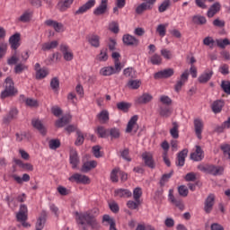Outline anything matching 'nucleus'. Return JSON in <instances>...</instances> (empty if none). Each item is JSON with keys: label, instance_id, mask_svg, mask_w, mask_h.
<instances>
[{"label": "nucleus", "instance_id": "1", "mask_svg": "<svg viewBox=\"0 0 230 230\" xmlns=\"http://www.w3.org/2000/svg\"><path fill=\"white\" fill-rule=\"evenodd\" d=\"M75 215L77 224L83 226L82 230H89V228H87V226H89L93 230L100 229V223L98 222L94 215H93L91 212H76Z\"/></svg>", "mask_w": 230, "mask_h": 230}, {"label": "nucleus", "instance_id": "2", "mask_svg": "<svg viewBox=\"0 0 230 230\" xmlns=\"http://www.w3.org/2000/svg\"><path fill=\"white\" fill-rule=\"evenodd\" d=\"M121 69H123V66H121V62L116 61L115 67L104 66L100 70V75H102V76H111L112 75L119 73Z\"/></svg>", "mask_w": 230, "mask_h": 230}, {"label": "nucleus", "instance_id": "3", "mask_svg": "<svg viewBox=\"0 0 230 230\" xmlns=\"http://www.w3.org/2000/svg\"><path fill=\"white\" fill-rule=\"evenodd\" d=\"M15 93H17V90H15L13 81L12 80V78L7 77L5 79V89L1 93L2 100H4V98H8L9 96H13Z\"/></svg>", "mask_w": 230, "mask_h": 230}, {"label": "nucleus", "instance_id": "4", "mask_svg": "<svg viewBox=\"0 0 230 230\" xmlns=\"http://www.w3.org/2000/svg\"><path fill=\"white\" fill-rule=\"evenodd\" d=\"M68 181H70V182H76V184H91V179H89L87 175L78 172L70 176Z\"/></svg>", "mask_w": 230, "mask_h": 230}, {"label": "nucleus", "instance_id": "5", "mask_svg": "<svg viewBox=\"0 0 230 230\" xmlns=\"http://www.w3.org/2000/svg\"><path fill=\"white\" fill-rule=\"evenodd\" d=\"M168 200L171 202V204H172V206H175L181 211H184V203L182 202V199L174 197L172 189L169 190Z\"/></svg>", "mask_w": 230, "mask_h": 230}, {"label": "nucleus", "instance_id": "6", "mask_svg": "<svg viewBox=\"0 0 230 230\" xmlns=\"http://www.w3.org/2000/svg\"><path fill=\"white\" fill-rule=\"evenodd\" d=\"M137 119H139L137 115L131 117V119L128 122L127 128H126V132L128 134H130V132H134L136 134V132H137L139 128V126L137 125Z\"/></svg>", "mask_w": 230, "mask_h": 230}, {"label": "nucleus", "instance_id": "7", "mask_svg": "<svg viewBox=\"0 0 230 230\" xmlns=\"http://www.w3.org/2000/svg\"><path fill=\"white\" fill-rule=\"evenodd\" d=\"M215 206V194H209L205 199L204 211L208 215L213 211V207Z\"/></svg>", "mask_w": 230, "mask_h": 230}, {"label": "nucleus", "instance_id": "8", "mask_svg": "<svg viewBox=\"0 0 230 230\" xmlns=\"http://www.w3.org/2000/svg\"><path fill=\"white\" fill-rule=\"evenodd\" d=\"M142 160L148 168H155V161H154V155L150 152H145L142 154Z\"/></svg>", "mask_w": 230, "mask_h": 230}, {"label": "nucleus", "instance_id": "9", "mask_svg": "<svg viewBox=\"0 0 230 230\" xmlns=\"http://www.w3.org/2000/svg\"><path fill=\"white\" fill-rule=\"evenodd\" d=\"M188 76H190V73L188 72V70H185L181 75L180 80H178V82L175 84V91L176 93H180L181 89H182V85H184V84H186V82H188Z\"/></svg>", "mask_w": 230, "mask_h": 230}, {"label": "nucleus", "instance_id": "10", "mask_svg": "<svg viewBox=\"0 0 230 230\" xmlns=\"http://www.w3.org/2000/svg\"><path fill=\"white\" fill-rule=\"evenodd\" d=\"M96 4V0H89L87 3H85L84 5L78 8L77 11H75V15H82L85 13L88 10H91L93 6Z\"/></svg>", "mask_w": 230, "mask_h": 230}, {"label": "nucleus", "instance_id": "11", "mask_svg": "<svg viewBox=\"0 0 230 230\" xmlns=\"http://www.w3.org/2000/svg\"><path fill=\"white\" fill-rule=\"evenodd\" d=\"M195 134L199 139H202V130H204V122L202 119H194Z\"/></svg>", "mask_w": 230, "mask_h": 230}, {"label": "nucleus", "instance_id": "12", "mask_svg": "<svg viewBox=\"0 0 230 230\" xmlns=\"http://www.w3.org/2000/svg\"><path fill=\"white\" fill-rule=\"evenodd\" d=\"M60 49L63 53V57L66 62H71L73 60L74 55L73 51H71V49H69V46L67 45H61Z\"/></svg>", "mask_w": 230, "mask_h": 230}, {"label": "nucleus", "instance_id": "13", "mask_svg": "<svg viewBox=\"0 0 230 230\" xmlns=\"http://www.w3.org/2000/svg\"><path fill=\"white\" fill-rule=\"evenodd\" d=\"M173 69L168 68L162 71H159L155 74V80H159V78H170V76H173Z\"/></svg>", "mask_w": 230, "mask_h": 230}, {"label": "nucleus", "instance_id": "14", "mask_svg": "<svg viewBox=\"0 0 230 230\" xmlns=\"http://www.w3.org/2000/svg\"><path fill=\"white\" fill-rule=\"evenodd\" d=\"M9 44L13 49H17L21 46V34L15 33L9 39Z\"/></svg>", "mask_w": 230, "mask_h": 230}, {"label": "nucleus", "instance_id": "15", "mask_svg": "<svg viewBox=\"0 0 230 230\" xmlns=\"http://www.w3.org/2000/svg\"><path fill=\"white\" fill-rule=\"evenodd\" d=\"M213 76V70H205L202 75L199 77V84H208Z\"/></svg>", "mask_w": 230, "mask_h": 230}, {"label": "nucleus", "instance_id": "16", "mask_svg": "<svg viewBox=\"0 0 230 230\" xmlns=\"http://www.w3.org/2000/svg\"><path fill=\"white\" fill-rule=\"evenodd\" d=\"M114 193L115 197H119L120 199H130L132 197V191L128 189H117Z\"/></svg>", "mask_w": 230, "mask_h": 230}, {"label": "nucleus", "instance_id": "17", "mask_svg": "<svg viewBox=\"0 0 230 230\" xmlns=\"http://www.w3.org/2000/svg\"><path fill=\"white\" fill-rule=\"evenodd\" d=\"M122 40L126 46H137L139 44V40L130 34L124 35Z\"/></svg>", "mask_w": 230, "mask_h": 230}, {"label": "nucleus", "instance_id": "18", "mask_svg": "<svg viewBox=\"0 0 230 230\" xmlns=\"http://www.w3.org/2000/svg\"><path fill=\"white\" fill-rule=\"evenodd\" d=\"M224 105H226V102L222 100L215 101L211 104V109L214 114H219V112H222V109H224Z\"/></svg>", "mask_w": 230, "mask_h": 230}, {"label": "nucleus", "instance_id": "19", "mask_svg": "<svg viewBox=\"0 0 230 230\" xmlns=\"http://www.w3.org/2000/svg\"><path fill=\"white\" fill-rule=\"evenodd\" d=\"M190 158L193 161H202L204 159V151L199 146H196V151L190 154Z\"/></svg>", "mask_w": 230, "mask_h": 230}, {"label": "nucleus", "instance_id": "20", "mask_svg": "<svg viewBox=\"0 0 230 230\" xmlns=\"http://www.w3.org/2000/svg\"><path fill=\"white\" fill-rule=\"evenodd\" d=\"M32 127L39 130L40 134L44 136L46 134V127H44V124H42V120L39 119H33L31 121Z\"/></svg>", "mask_w": 230, "mask_h": 230}, {"label": "nucleus", "instance_id": "21", "mask_svg": "<svg viewBox=\"0 0 230 230\" xmlns=\"http://www.w3.org/2000/svg\"><path fill=\"white\" fill-rule=\"evenodd\" d=\"M79 163L80 159L78 158V153L76 152V150L72 149L70 151V164H72L73 170H75L78 166Z\"/></svg>", "mask_w": 230, "mask_h": 230}, {"label": "nucleus", "instance_id": "22", "mask_svg": "<svg viewBox=\"0 0 230 230\" xmlns=\"http://www.w3.org/2000/svg\"><path fill=\"white\" fill-rule=\"evenodd\" d=\"M220 3L217 2L213 4L207 13L208 17H209V19H211V17H215V15L220 12Z\"/></svg>", "mask_w": 230, "mask_h": 230}, {"label": "nucleus", "instance_id": "23", "mask_svg": "<svg viewBox=\"0 0 230 230\" xmlns=\"http://www.w3.org/2000/svg\"><path fill=\"white\" fill-rule=\"evenodd\" d=\"M188 156V149H183L178 154L176 166H184L186 157Z\"/></svg>", "mask_w": 230, "mask_h": 230}, {"label": "nucleus", "instance_id": "24", "mask_svg": "<svg viewBox=\"0 0 230 230\" xmlns=\"http://www.w3.org/2000/svg\"><path fill=\"white\" fill-rule=\"evenodd\" d=\"M48 217V213L46 211H42L40 213V216L38 218L37 223H36V229L37 230L44 229V224H46V217Z\"/></svg>", "mask_w": 230, "mask_h": 230}, {"label": "nucleus", "instance_id": "25", "mask_svg": "<svg viewBox=\"0 0 230 230\" xmlns=\"http://www.w3.org/2000/svg\"><path fill=\"white\" fill-rule=\"evenodd\" d=\"M109 0H102L100 5L93 11L94 15H103L107 12V3Z\"/></svg>", "mask_w": 230, "mask_h": 230}, {"label": "nucleus", "instance_id": "26", "mask_svg": "<svg viewBox=\"0 0 230 230\" xmlns=\"http://www.w3.org/2000/svg\"><path fill=\"white\" fill-rule=\"evenodd\" d=\"M97 119H99L100 123H102V125H105V123H109V119H110L109 111L102 110V111H100V113L97 114Z\"/></svg>", "mask_w": 230, "mask_h": 230}, {"label": "nucleus", "instance_id": "27", "mask_svg": "<svg viewBox=\"0 0 230 230\" xmlns=\"http://www.w3.org/2000/svg\"><path fill=\"white\" fill-rule=\"evenodd\" d=\"M208 173H210V175H222V173H224V167L222 166H217V165H209L208 166Z\"/></svg>", "mask_w": 230, "mask_h": 230}, {"label": "nucleus", "instance_id": "28", "mask_svg": "<svg viewBox=\"0 0 230 230\" xmlns=\"http://www.w3.org/2000/svg\"><path fill=\"white\" fill-rule=\"evenodd\" d=\"M71 115H65L61 119L56 121V127L62 128V127H66L67 123H71Z\"/></svg>", "mask_w": 230, "mask_h": 230}, {"label": "nucleus", "instance_id": "29", "mask_svg": "<svg viewBox=\"0 0 230 230\" xmlns=\"http://www.w3.org/2000/svg\"><path fill=\"white\" fill-rule=\"evenodd\" d=\"M12 179L17 182V184H22V182H30V174L24 173L22 177L18 176L17 174H12Z\"/></svg>", "mask_w": 230, "mask_h": 230}, {"label": "nucleus", "instance_id": "30", "mask_svg": "<svg viewBox=\"0 0 230 230\" xmlns=\"http://www.w3.org/2000/svg\"><path fill=\"white\" fill-rule=\"evenodd\" d=\"M17 114H19L17 109L12 108L9 113L4 118V123H10L12 119H15V118H17Z\"/></svg>", "mask_w": 230, "mask_h": 230}, {"label": "nucleus", "instance_id": "31", "mask_svg": "<svg viewBox=\"0 0 230 230\" xmlns=\"http://www.w3.org/2000/svg\"><path fill=\"white\" fill-rule=\"evenodd\" d=\"M45 24L47 26H50L51 28H54L55 31H62V28H64V25H62V23H58V22L56 21H53V20H47L45 22Z\"/></svg>", "mask_w": 230, "mask_h": 230}, {"label": "nucleus", "instance_id": "32", "mask_svg": "<svg viewBox=\"0 0 230 230\" xmlns=\"http://www.w3.org/2000/svg\"><path fill=\"white\" fill-rule=\"evenodd\" d=\"M152 8H153L152 4L147 1L138 5L136 9V12L137 13L140 14V13H143V12H146V10H152Z\"/></svg>", "mask_w": 230, "mask_h": 230}, {"label": "nucleus", "instance_id": "33", "mask_svg": "<svg viewBox=\"0 0 230 230\" xmlns=\"http://www.w3.org/2000/svg\"><path fill=\"white\" fill-rule=\"evenodd\" d=\"M98 166V163L96 161H89L83 164L81 171L86 173V172H90L93 168H96Z\"/></svg>", "mask_w": 230, "mask_h": 230}, {"label": "nucleus", "instance_id": "34", "mask_svg": "<svg viewBox=\"0 0 230 230\" xmlns=\"http://www.w3.org/2000/svg\"><path fill=\"white\" fill-rule=\"evenodd\" d=\"M88 42L93 48H100V36L93 34L88 38Z\"/></svg>", "mask_w": 230, "mask_h": 230}, {"label": "nucleus", "instance_id": "35", "mask_svg": "<svg viewBox=\"0 0 230 230\" xmlns=\"http://www.w3.org/2000/svg\"><path fill=\"white\" fill-rule=\"evenodd\" d=\"M58 46V41L53 40L50 42H46L42 44L41 49L43 51H49V49H55Z\"/></svg>", "mask_w": 230, "mask_h": 230}, {"label": "nucleus", "instance_id": "36", "mask_svg": "<svg viewBox=\"0 0 230 230\" xmlns=\"http://www.w3.org/2000/svg\"><path fill=\"white\" fill-rule=\"evenodd\" d=\"M153 97L149 93H143L140 97L137 98V102L140 104L149 103L152 102Z\"/></svg>", "mask_w": 230, "mask_h": 230}, {"label": "nucleus", "instance_id": "37", "mask_svg": "<svg viewBox=\"0 0 230 230\" xmlns=\"http://www.w3.org/2000/svg\"><path fill=\"white\" fill-rule=\"evenodd\" d=\"M159 114L162 118H170L172 116V109L168 106H161Z\"/></svg>", "mask_w": 230, "mask_h": 230}, {"label": "nucleus", "instance_id": "38", "mask_svg": "<svg viewBox=\"0 0 230 230\" xmlns=\"http://www.w3.org/2000/svg\"><path fill=\"white\" fill-rule=\"evenodd\" d=\"M74 1L75 0H65L63 3L59 2L58 4V6L60 12H66V10H67V8H69L73 4Z\"/></svg>", "mask_w": 230, "mask_h": 230}, {"label": "nucleus", "instance_id": "39", "mask_svg": "<svg viewBox=\"0 0 230 230\" xmlns=\"http://www.w3.org/2000/svg\"><path fill=\"white\" fill-rule=\"evenodd\" d=\"M95 132L98 134L99 137L105 138L109 136V129L105 128L103 126H98Z\"/></svg>", "mask_w": 230, "mask_h": 230}, {"label": "nucleus", "instance_id": "40", "mask_svg": "<svg viewBox=\"0 0 230 230\" xmlns=\"http://www.w3.org/2000/svg\"><path fill=\"white\" fill-rule=\"evenodd\" d=\"M170 135L173 139H179V124L172 122V128L170 129Z\"/></svg>", "mask_w": 230, "mask_h": 230}, {"label": "nucleus", "instance_id": "41", "mask_svg": "<svg viewBox=\"0 0 230 230\" xmlns=\"http://www.w3.org/2000/svg\"><path fill=\"white\" fill-rule=\"evenodd\" d=\"M143 196V190L139 187H137L133 190V199L136 202H140V199Z\"/></svg>", "mask_w": 230, "mask_h": 230}, {"label": "nucleus", "instance_id": "42", "mask_svg": "<svg viewBox=\"0 0 230 230\" xmlns=\"http://www.w3.org/2000/svg\"><path fill=\"white\" fill-rule=\"evenodd\" d=\"M48 75H49L48 68H41L36 72V78L37 80H42V78H46Z\"/></svg>", "mask_w": 230, "mask_h": 230}, {"label": "nucleus", "instance_id": "43", "mask_svg": "<svg viewBox=\"0 0 230 230\" xmlns=\"http://www.w3.org/2000/svg\"><path fill=\"white\" fill-rule=\"evenodd\" d=\"M31 19V12L26 11L24 12L18 19L20 22H30Z\"/></svg>", "mask_w": 230, "mask_h": 230}, {"label": "nucleus", "instance_id": "44", "mask_svg": "<svg viewBox=\"0 0 230 230\" xmlns=\"http://www.w3.org/2000/svg\"><path fill=\"white\" fill-rule=\"evenodd\" d=\"M117 109L119 111H122V112H128V110L130 109V103L120 102L117 103Z\"/></svg>", "mask_w": 230, "mask_h": 230}, {"label": "nucleus", "instance_id": "45", "mask_svg": "<svg viewBox=\"0 0 230 230\" xmlns=\"http://www.w3.org/2000/svg\"><path fill=\"white\" fill-rule=\"evenodd\" d=\"M150 62L151 64H153L154 66H159L162 64L163 62V58H161V56H159V54H155L150 58Z\"/></svg>", "mask_w": 230, "mask_h": 230}, {"label": "nucleus", "instance_id": "46", "mask_svg": "<svg viewBox=\"0 0 230 230\" xmlns=\"http://www.w3.org/2000/svg\"><path fill=\"white\" fill-rule=\"evenodd\" d=\"M168 28V23L159 24L156 28L157 33L160 37H164L166 35V29Z\"/></svg>", "mask_w": 230, "mask_h": 230}, {"label": "nucleus", "instance_id": "47", "mask_svg": "<svg viewBox=\"0 0 230 230\" xmlns=\"http://www.w3.org/2000/svg\"><path fill=\"white\" fill-rule=\"evenodd\" d=\"M100 62H107L109 60V55H107V49H102L101 53L97 56Z\"/></svg>", "mask_w": 230, "mask_h": 230}, {"label": "nucleus", "instance_id": "48", "mask_svg": "<svg viewBox=\"0 0 230 230\" xmlns=\"http://www.w3.org/2000/svg\"><path fill=\"white\" fill-rule=\"evenodd\" d=\"M221 150L224 154V157L226 159H229L230 160V146L229 144H224L221 146Z\"/></svg>", "mask_w": 230, "mask_h": 230}, {"label": "nucleus", "instance_id": "49", "mask_svg": "<svg viewBox=\"0 0 230 230\" xmlns=\"http://www.w3.org/2000/svg\"><path fill=\"white\" fill-rule=\"evenodd\" d=\"M128 87H129V89H139V87H141V81H139V80H129L128 82Z\"/></svg>", "mask_w": 230, "mask_h": 230}, {"label": "nucleus", "instance_id": "50", "mask_svg": "<svg viewBox=\"0 0 230 230\" xmlns=\"http://www.w3.org/2000/svg\"><path fill=\"white\" fill-rule=\"evenodd\" d=\"M49 146L50 150H57V148H60V140H58V139L49 140Z\"/></svg>", "mask_w": 230, "mask_h": 230}, {"label": "nucleus", "instance_id": "51", "mask_svg": "<svg viewBox=\"0 0 230 230\" xmlns=\"http://www.w3.org/2000/svg\"><path fill=\"white\" fill-rule=\"evenodd\" d=\"M192 22H194V24H206L207 20L204 16L195 15L192 18Z\"/></svg>", "mask_w": 230, "mask_h": 230}, {"label": "nucleus", "instance_id": "52", "mask_svg": "<svg viewBox=\"0 0 230 230\" xmlns=\"http://www.w3.org/2000/svg\"><path fill=\"white\" fill-rule=\"evenodd\" d=\"M26 69H28V66H25L24 63H20L15 66L14 73H16V75H21V73H22V71H26Z\"/></svg>", "mask_w": 230, "mask_h": 230}, {"label": "nucleus", "instance_id": "53", "mask_svg": "<svg viewBox=\"0 0 230 230\" xmlns=\"http://www.w3.org/2000/svg\"><path fill=\"white\" fill-rule=\"evenodd\" d=\"M109 136H111V139H118L119 137V129L118 128L109 129Z\"/></svg>", "mask_w": 230, "mask_h": 230}, {"label": "nucleus", "instance_id": "54", "mask_svg": "<svg viewBox=\"0 0 230 230\" xmlns=\"http://www.w3.org/2000/svg\"><path fill=\"white\" fill-rule=\"evenodd\" d=\"M169 7H170V0H164L158 7V12H160V13H163V12H166Z\"/></svg>", "mask_w": 230, "mask_h": 230}, {"label": "nucleus", "instance_id": "55", "mask_svg": "<svg viewBox=\"0 0 230 230\" xmlns=\"http://www.w3.org/2000/svg\"><path fill=\"white\" fill-rule=\"evenodd\" d=\"M19 62V57H17V52L15 51L14 54L7 59L8 66H15Z\"/></svg>", "mask_w": 230, "mask_h": 230}, {"label": "nucleus", "instance_id": "56", "mask_svg": "<svg viewBox=\"0 0 230 230\" xmlns=\"http://www.w3.org/2000/svg\"><path fill=\"white\" fill-rule=\"evenodd\" d=\"M178 193L181 197H188V187H186L185 185L178 187Z\"/></svg>", "mask_w": 230, "mask_h": 230}, {"label": "nucleus", "instance_id": "57", "mask_svg": "<svg viewBox=\"0 0 230 230\" xmlns=\"http://www.w3.org/2000/svg\"><path fill=\"white\" fill-rule=\"evenodd\" d=\"M139 204H141V201L128 200L127 202V206L129 209H137V208H139Z\"/></svg>", "mask_w": 230, "mask_h": 230}, {"label": "nucleus", "instance_id": "58", "mask_svg": "<svg viewBox=\"0 0 230 230\" xmlns=\"http://www.w3.org/2000/svg\"><path fill=\"white\" fill-rule=\"evenodd\" d=\"M109 30L113 33H119V25L116 22H111L109 25Z\"/></svg>", "mask_w": 230, "mask_h": 230}, {"label": "nucleus", "instance_id": "59", "mask_svg": "<svg viewBox=\"0 0 230 230\" xmlns=\"http://www.w3.org/2000/svg\"><path fill=\"white\" fill-rule=\"evenodd\" d=\"M84 134L81 131H77V138L75 142V145H76V146H80L81 145H84Z\"/></svg>", "mask_w": 230, "mask_h": 230}, {"label": "nucleus", "instance_id": "60", "mask_svg": "<svg viewBox=\"0 0 230 230\" xmlns=\"http://www.w3.org/2000/svg\"><path fill=\"white\" fill-rule=\"evenodd\" d=\"M123 75L124 76H126L127 78H134V76H136V74L134 72V69L128 67L124 69L123 71Z\"/></svg>", "mask_w": 230, "mask_h": 230}, {"label": "nucleus", "instance_id": "61", "mask_svg": "<svg viewBox=\"0 0 230 230\" xmlns=\"http://www.w3.org/2000/svg\"><path fill=\"white\" fill-rule=\"evenodd\" d=\"M221 88L223 89L224 93L226 94H230V82L229 81H222Z\"/></svg>", "mask_w": 230, "mask_h": 230}, {"label": "nucleus", "instance_id": "62", "mask_svg": "<svg viewBox=\"0 0 230 230\" xmlns=\"http://www.w3.org/2000/svg\"><path fill=\"white\" fill-rule=\"evenodd\" d=\"M225 128H230V117L220 127L217 128V132H224Z\"/></svg>", "mask_w": 230, "mask_h": 230}, {"label": "nucleus", "instance_id": "63", "mask_svg": "<svg viewBox=\"0 0 230 230\" xmlns=\"http://www.w3.org/2000/svg\"><path fill=\"white\" fill-rule=\"evenodd\" d=\"M217 44L219 48H226V46H230V41L227 39L217 40Z\"/></svg>", "mask_w": 230, "mask_h": 230}, {"label": "nucleus", "instance_id": "64", "mask_svg": "<svg viewBox=\"0 0 230 230\" xmlns=\"http://www.w3.org/2000/svg\"><path fill=\"white\" fill-rule=\"evenodd\" d=\"M119 173V169H113L111 173V179L112 182H118V174Z\"/></svg>", "mask_w": 230, "mask_h": 230}]
</instances>
